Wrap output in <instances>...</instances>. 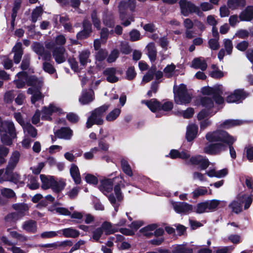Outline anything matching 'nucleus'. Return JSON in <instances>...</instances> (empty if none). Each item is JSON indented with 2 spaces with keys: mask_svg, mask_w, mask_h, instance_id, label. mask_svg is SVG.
<instances>
[{
  "mask_svg": "<svg viewBox=\"0 0 253 253\" xmlns=\"http://www.w3.org/2000/svg\"><path fill=\"white\" fill-rule=\"evenodd\" d=\"M206 138L210 142H221L227 145L231 157L234 160L236 158V152L233 146L236 139L227 131L219 129L209 132L206 135Z\"/></svg>",
  "mask_w": 253,
  "mask_h": 253,
  "instance_id": "nucleus-1",
  "label": "nucleus"
},
{
  "mask_svg": "<svg viewBox=\"0 0 253 253\" xmlns=\"http://www.w3.org/2000/svg\"><path fill=\"white\" fill-rule=\"evenodd\" d=\"M109 105L104 104L92 111L91 115L87 118L86 123V127L91 128L93 125L100 126L103 124V117L106 111L108 109Z\"/></svg>",
  "mask_w": 253,
  "mask_h": 253,
  "instance_id": "nucleus-2",
  "label": "nucleus"
},
{
  "mask_svg": "<svg viewBox=\"0 0 253 253\" xmlns=\"http://www.w3.org/2000/svg\"><path fill=\"white\" fill-rule=\"evenodd\" d=\"M173 87L174 101L177 104H187L191 102L192 96L187 90V86L184 84H181L178 87Z\"/></svg>",
  "mask_w": 253,
  "mask_h": 253,
  "instance_id": "nucleus-3",
  "label": "nucleus"
},
{
  "mask_svg": "<svg viewBox=\"0 0 253 253\" xmlns=\"http://www.w3.org/2000/svg\"><path fill=\"white\" fill-rule=\"evenodd\" d=\"M203 95H212V99L217 105H221L224 103V99L222 96L223 94L222 85L216 84L213 87L209 86H204L201 89Z\"/></svg>",
  "mask_w": 253,
  "mask_h": 253,
  "instance_id": "nucleus-4",
  "label": "nucleus"
},
{
  "mask_svg": "<svg viewBox=\"0 0 253 253\" xmlns=\"http://www.w3.org/2000/svg\"><path fill=\"white\" fill-rule=\"evenodd\" d=\"M179 4L181 13L184 16H188L190 14L193 13L198 15L201 13L200 8L190 1L180 0Z\"/></svg>",
  "mask_w": 253,
  "mask_h": 253,
  "instance_id": "nucleus-5",
  "label": "nucleus"
},
{
  "mask_svg": "<svg viewBox=\"0 0 253 253\" xmlns=\"http://www.w3.org/2000/svg\"><path fill=\"white\" fill-rule=\"evenodd\" d=\"M189 163L193 166H198V169L203 170L209 167L210 162L208 159L199 155L190 158Z\"/></svg>",
  "mask_w": 253,
  "mask_h": 253,
  "instance_id": "nucleus-6",
  "label": "nucleus"
},
{
  "mask_svg": "<svg viewBox=\"0 0 253 253\" xmlns=\"http://www.w3.org/2000/svg\"><path fill=\"white\" fill-rule=\"evenodd\" d=\"M42 120H51L50 116L53 113H58L60 114H63V110L58 107L55 106L53 104H50L48 107L43 106L42 110Z\"/></svg>",
  "mask_w": 253,
  "mask_h": 253,
  "instance_id": "nucleus-7",
  "label": "nucleus"
},
{
  "mask_svg": "<svg viewBox=\"0 0 253 253\" xmlns=\"http://www.w3.org/2000/svg\"><path fill=\"white\" fill-rule=\"evenodd\" d=\"M26 84L28 86H31L28 89L27 91L31 92L36 90H42L43 82L42 79H39L35 75H30L27 80Z\"/></svg>",
  "mask_w": 253,
  "mask_h": 253,
  "instance_id": "nucleus-8",
  "label": "nucleus"
},
{
  "mask_svg": "<svg viewBox=\"0 0 253 253\" xmlns=\"http://www.w3.org/2000/svg\"><path fill=\"white\" fill-rule=\"evenodd\" d=\"M0 133H7L12 137H16V129L12 122L4 121L0 124Z\"/></svg>",
  "mask_w": 253,
  "mask_h": 253,
  "instance_id": "nucleus-9",
  "label": "nucleus"
},
{
  "mask_svg": "<svg viewBox=\"0 0 253 253\" xmlns=\"http://www.w3.org/2000/svg\"><path fill=\"white\" fill-rule=\"evenodd\" d=\"M246 194H239L237 196V200H234L229 205V207L232 209V211L236 213H239L242 211V204L246 199Z\"/></svg>",
  "mask_w": 253,
  "mask_h": 253,
  "instance_id": "nucleus-10",
  "label": "nucleus"
},
{
  "mask_svg": "<svg viewBox=\"0 0 253 253\" xmlns=\"http://www.w3.org/2000/svg\"><path fill=\"white\" fill-rule=\"evenodd\" d=\"M247 96V93L243 89H236L227 96L226 101L228 103L237 102L245 99Z\"/></svg>",
  "mask_w": 253,
  "mask_h": 253,
  "instance_id": "nucleus-11",
  "label": "nucleus"
},
{
  "mask_svg": "<svg viewBox=\"0 0 253 253\" xmlns=\"http://www.w3.org/2000/svg\"><path fill=\"white\" fill-rule=\"evenodd\" d=\"M224 144L221 142L211 143L204 148V152L211 155L219 154L225 147Z\"/></svg>",
  "mask_w": 253,
  "mask_h": 253,
  "instance_id": "nucleus-12",
  "label": "nucleus"
},
{
  "mask_svg": "<svg viewBox=\"0 0 253 253\" xmlns=\"http://www.w3.org/2000/svg\"><path fill=\"white\" fill-rule=\"evenodd\" d=\"M94 99V91L92 89H84L79 98V101L82 105H86L92 102Z\"/></svg>",
  "mask_w": 253,
  "mask_h": 253,
  "instance_id": "nucleus-13",
  "label": "nucleus"
},
{
  "mask_svg": "<svg viewBox=\"0 0 253 253\" xmlns=\"http://www.w3.org/2000/svg\"><path fill=\"white\" fill-rule=\"evenodd\" d=\"M65 48L63 46L55 47L52 51V55L57 64H61L66 61L64 56Z\"/></svg>",
  "mask_w": 253,
  "mask_h": 253,
  "instance_id": "nucleus-14",
  "label": "nucleus"
},
{
  "mask_svg": "<svg viewBox=\"0 0 253 253\" xmlns=\"http://www.w3.org/2000/svg\"><path fill=\"white\" fill-rule=\"evenodd\" d=\"M119 178L116 177L113 179H104L101 180L100 185L99 186V190L103 193H109L113 190V182L115 179Z\"/></svg>",
  "mask_w": 253,
  "mask_h": 253,
  "instance_id": "nucleus-15",
  "label": "nucleus"
},
{
  "mask_svg": "<svg viewBox=\"0 0 253 253\" xmlns=\"http://www.w3.org/2000/svg\"><path fill=\"white\" fill-rule=\"evenodd\" d=\"M241 21H251L253 19V5L247 6L239 15Z\"/></svg>",
  "mask_w": 253,
  "mask_h": 253,
  "instance_id": "nucleus-16",
  "label": "nucleus"
},
{
  "mask_svg": "<svg viewBox=\"0 0 253 253\" xmlns=\"http://www.w3.org/2000/svg\"><path fill=\"white\" fill-rule=\"evenodd\" d=\"M54 134L58 138L70 139L73 135V131L69 127H62L55 131Z\"/></svg>",
  "mask_w": 253,
  "mask_h": 253,
  "instance_id": "nucleus-17",
  "label": "nucleus"
},
{
  "mask_svg": "<svg viewBox=\"0 0 253 253\" xmlns=\"http://www.w3.org/2000/svg\"><path fill=\"white\" fill-rule=\"evenodd\" d=\"M174 209L178 213H186L193 210V206L185 202H179L174 205Z\"/></svg>",
  "mask_w": 253,
  "mask_h": 253,
  "instance_id": "nucleus-18",
  "label": "nucleus"
},
{
  "mask_svg": "<svg viewBox=\"0 0 253 253\" xmlns=\"http://www.w3.org/2000/svg\"><path fill=\"white\" fill-rule=\"evenodd\" d=\"M246 0H227V5L231 10L242 9L246 5Z\"/></svg>",
  "mask_w": 253,
  "mask_h": 253,
  "instance_id": "nucleus-19",
  "label": "nucleus"
},
{
  "mask_svg": "<svg viewBox=\"0 0 253 253\" xmlns=\"http://www.w3.org/2000/svg\"><path fill=\"white\" fill-rule=\"evenodd\" d=\"M73 245V243L71 240H65L60 243L55 242L50 244H41L39 245V247L41 248H52L56 249L58 247H71Z\"/></svg>",
  "mask_w": 253,
  "mask_h": 253,
  "instance_id": "nucleus-20",
  "label": "nucleus"
},
{
  "mask_svg": "<svg viewBox=\"0 0 253 253\" xmlns=\"http://www.w3.org/2000/svg\"><path fill=\"white\" fill-rule=\"evenodd\" d=\"M198 129V126L195 124L188 126L186 133V139L188 142L192 141L196 137Z\"/></svg>",
  "mask_w": 253,
  "mask_h": 253,
  "instance_id": "nucleus-21",
  "label": "nucleus"
},
{
  "mask_svg": "<svg viewBox=\"0 0 253 253\" xmlns=\"http://www.w3.org/2000/svg\"><path fill=\"white\" fill-rule=\"evenodd\" d=\"M70 173L74 182L76 184H80L81 183V177L78 166L72 164L70 169Z\"/></svg>",
  "mask_w": 253,
  "mask_h": 253,
  "instance_id": "nucleus-22",
  "label": "nucleus"
},
{
  "mask_svg": "<svg viewBox=\"0 0 253 253\" xmlns=\"http://www.w3.org/2000/svg\"><path fill=\"white\" fill-rule=\"evenodd\" d=\"M12 208L17 211L15 212L18 214L19 216L22 218L26 215V211L29 210V207L27 204L25 203H17L12 205Z\"/></svg>",
  "mask_w": 253,
  "mask_h": 253,
  "instance_id": "nucleus-23",
  "label": "nucleus"
},
{
  "mask_svg": "<svg viewBox=\"0 0 253 253\" xmlns=\"http://www.w3.org/2000/svg\"><path fill=\"white\" fill-rule=\"evenodd\" d=\"M145 104L148 108L153 113L160 111L161 102L156 98L146 101Z\"/></svg>",
  "mask_w": 253,
  "mask_h": 253,
  "instance_id": "nucleus-24",
  "label": "nucleus"
},
{
  "mask_svg": "<svg viewBox=\"0 0 253 253\" xmlns=\"http://www.w3.org/2000/svg\"><path fill=\"white\" fill-rule=\"evenodd\" d=\"M54 177L50 176L48 178L44 174H41L40 178L42 183V188L44 190L50 188L52 185V181L53 180Z\"/></svg>",
  "mask_w": 253,
  "mask_h": 253,
  "instance_id": "nucleus-25",
  "label": "nucleus"
},
{
  "mask_svg": "<svg viewBox=\"0 0 253 253\" xmlns=\"http://www.w3.org/2000/svg\"><path fill=\"white\" fill-rule=\"evenodd\" d=\"M136 7V2L135 0H128L127 1H121L119 3V8L123 10H126L129 8L133 12Z\"/></svg>",
  "mask_w": 253,
  "mask_h": 253,
  "instance_id": "nucleus-26",
  "label": "nucleus"
},
{
  "mask_svg": "<svg viewBox=\"0 0 253 253\" xmlns=\"http://www.w3.org/2000/svg\"><path fill=\"white\" fill-rule=\"evenodd\" d=\"M100 227L102 229L103 232H105V235H106L113 234L118 231L117 228H112L111 222L106 221H104Z\"/></svg>",
  "mask_w": 253,
  "mask_h": 253,
  "instance_id": "nucleus-27",
  "label": "nucleus"
},
{
  "mask_svg": "<svg viewBox=\"0 0 253 253\" xmlns=\"http://www.w3.org/2000/svg\"><path fill=\"white\" fill-rule=\"evenodd\" d=\"M20 219L21 218L19 216L18 214L15 212L7 214L4 218L6 225H10L15 224L17 220Z\"/></svg>",
  "mask_w": 253,
  "mask_h": 253,
  "instance_id": "nucleus-28",
  "label": "nucleus"
},
{
  "mask_svg": "<svg viewBox=\"0 0 253 253\" xmlns=\"http://www.w3.org/2000/svg\"><path fill=\"white\" fill-rule=\"evenodd\" d=\"M23 228L28 232L34 233L37 231L36 222L32 219L26 221L23 224Z\"/></svg>",
  "mask_w": 253,
  "mask_h": 253,
  "instance_id": "nucleus-29",
  "label": "nucleus"
},
{
  "mask_svg": "<svg viewBox=\"0 0 253 253\" xmlns=\"http://www.w3.org/2000/svg\"><path fill=\"white\" fill-rule=\"evenodd\" d=\"M241 124V121L239 120H226L221 123L219 127L222 128L228 129L233 126H239Z\"/></svg>",
  "mask_w": 253,
  "mask_h": 253,
  "instance_id": "nucleus-30",
  "label": "nucleus"
},
{
  "mask_svg": "<svg viewBox=\"0 0 253 253\" xmlns=\"http://www.w3.org/2000/svg\"><path fill=\"white\" fill-rule=\"evenodd\" d=\"M62 234L66 238H76L79 236L80 232L78 230L72 228H67L62 230Z\"/></svg>",
  "mask_w": 253,
  "mask_h": 253,
  "instance_id": "nucleus-31",
  "label": "nucleus"
},
{
  "mask_svg": "<svg viewBox=\"0 0 253 253\" xmlns=\"http://www.w3.org/2000/svg\"><path fill=\"white\" fill-rule=\"evenodd\" d=\"M214 100L212 98L205 96L201 98L200 103L203 107H205L206 109L211 110L214 107Z\"/></svg>",
  "mask_w": 253,
  "mask_h": 253,
  "instance_id": "nucleus-32",
  "label": "nucleus"
},
{
  "mask_svg": "<svg viewBox=\"0 0 253 253\" xmlns=\"http://www.w3.org/2000/svg\"><path fill=\"white\" fill-rule=\"evenodd\" d=\"M192 66L195 69L205 71L207 68V64L206 61L201 60L200 58H195L192 62Z\"/></svg>",
  "mask_w": 253,
  "mask_h": 253,
  "instance_id": "nucleus-33",
  "label": "nucleus"
},
{
  "mask_svg": "<svg viewBox=\"0 0 253 253\" xmlns=\"http://www.w3.org/2000/svg\"><path fill=\"white\" fill-rule=\"evenodd\" d=\"M52 185L50 187L54 192L59 193L64 189L66 183L62 181H57L54 178L53 180L52 181Z\"/></svg>",
  "mask_w": 253,
  "mask_h": 253,
  "instance_id": "nucleus-34",
  "label": "nucleus"
},
{
  "mask_svg": "<svg viewBox=\"0 0 253 253\" xmlns=\"http://www.w3.org/2000/svg\"><path fill=\"white\" fill-rule=\"evenodd\" d=\"M27 93L32 95L31 97V101L33 104H35L36 102L42 100L44 97L41 92V90H36L31 92L27 91Z\"/></svg>",
  "mask_w": 253,
  "mask_h": 253,
  "instance_id": "nucleus-35",
  "label": "nucleus"
},
{
  "mask_svg": "<svg viewBox=\"0 0 253 253\" xmlns=\"http://www.w3.org/2000/svg\"><path fill=\"white\" fill-rule=\"evenodd\" d=\"M148 56L150 60L153 62L156 60L157 51L154 44L153 43H149L147 46Z\"/></svg>",
  "mask_w": 253,
  "mask_h": 253,
  "instance_id": "nucleus-36",
  "label": "nucleus"
},
{
  "mask_svg": "<svg viewBox=\"0 0 253 253\" xmlns=\"http://www.w3.org/2000/svg\"><path fill=\"white\" fill-rule=\"evenodd\" d=\"M121 166L122 170L125 174L130 177L133 175V172L131 168L126 160L125 159L121 160Z\"/></svg>",
  "mask_w": 253,
  "mask_h": 253,
  "instance_id": "nucleus-37",
  "label": "nucleus"
},
{
  "mask_svg": "<svg viewBox=\"0 0 253 253\" xmlns=\"http://www.w3.org/2000/svg\"><path fill=\"white\" fill-rule=\"evenodd\" d=\"M92 24L97 30L101 29V21L98 18L96 10H93L90 14Z\"/></svg>",
  "mask_w": 253,
  "mask_h": 253,
  "instance_id": "nucleus-38",
  "label": "nucleus"
},
{
  "mask_svg": "<svg viewBox=\"0 0 253 253\" xmlns=\"http://www.w3.org/2000/svg\"><path fill=\"white\" fill-rule=\"evenodd\" d=\"M90 54V52L88 50H84L80 53L79 59L81 65L85 66L86 65Z\"/></svg>",
  "mask_w": 253,
  "mask_h": 253,
  "instance_id": "nucleus-39",
  "label": "nucleus"
},
{
  "mask_svg": "<svg viewBox=\"0 0 253 253\" xmlns=\"http://www.w3.org/2000/svg\"><path fill=\"white\" fill-rule=\"evenodd\" d=\"M124 187L125 185L121 180L116 185H115L114 190L115 194L118 201L121 202L123 199V195L121 191V187Z\"/></svg>",
  "mask_w": 253,
  "mask_h": 253,
  "instance_id": "nucleus-40",
  "label": "nucleus"
},
{
  "mask_svg": "<svg viewBox=\"0 0 253 253\" xmlns=\"http://www.w3.org/2000/svg\"><path fill=\"white\" fill-rule=\"evenodd\" d=\"M172 253H193V249L182 245H178L173 249Z\"/></svg>",
  "mask_w": 253,
  "mask_h": 253,
  "instance_id": "nucleus-41",
  "label": "nucleus"
},
{
  "mask_svg": "<svg viewBox=\"0 0 253 253\" xmlns=\"http://www.w3.org/2000/svg\"><path fill=\"white\" fill-rule=\"evenodd\" d=\"M207 193L208 190L206 187H198L192 192V198L196 199L199 196L207 194Z\"/></svg>",
  "mask_w": 253,
  "mask_h": 253,
  "instance_id": "nucleus-42",
  "label": "nucleus"
},
{
  "mask_svg": "<svg viewBox=\"0 0 253 253\" xmlns=\"http://www.w3.org/2000/svg\"><path fill=\"white\" fill-rule=\"evenodd\" d=\"M33 51L39 56H42L45 50L43 45L39 42H35L32 45Z\"/></svg>",
  "mask_w": 253,
  "mask_h": 253,
  "instance_id": "nucleus-43",
  "label": "nucleus"
},
{
  "mask_svg": "<svg viewBox=\"0 0 253 253\" xmlns=\"http://www.w3.org/2000/svg\"><path fill=\"white\" fill-rule=\"evenodd\" d=\"M121 113V110L119 108H115L111 111L106 117L107 121L111 122L115 120Z\"/></svg>",
  "mask_w": 253,
  "mask_h": 253,
  "instance_id": "nucleus-44",
  "label": "nucleus"
},
{
  "mask_svg": "<svg viewBox=\"0 0 253 253\" xmlns=\"http://www.w3.org/2000/svg\"><path fill=\"white\" fill-rule=\"evenodd\" d=\"M43 12V9L41 6H37L35 8L31 14L32 22L35 23L37 22L39 16H41Z\"/></svg>",
  "mask_w": 253,
  "mask_h": 253,
  "instance_id": "nucleus-45",
  "label": "nucleus"
},
{
  "mask_svg": "<svg viewBox=\"0 0 253 253\" xmlns=\"http://www.w3.org/2000/svg\"><path fill=\"white\" fill-rule=\"evenodd\" d=\"M14 138L10 136L7 133H5L1 134L0 140L3 144L10 146L12 145L13 139Z\"/></svg>",
  "mask_w": 253,
  "mask_h": 253,
  "instance_id": "nucleus-46",
  "label": "nucleus"
},
{
  "mask_svg": "<svg viewBox=\"0 0 253 253\" xmlns=\"http://www.w3.org/2000/svg\"><path fill=\"white\" fill-rule=\"evenodd\" d=\"M107 137V135H103L98 140V147L100 150L106 152L108 150L109 148V144L107 143L104 139Z\"/></svg>",
  "mask_w": 253,
  "mask_h": 253,
  "instance_id": "nucleus-47",
  "label": "nucleus"
},
{
  "mask_svg": "<svg viewBox=\"0 0 253 253\" xmlns=\"http://www.w3.org/2000/svg\"><path fill=\"white\" fill-rule=\"evenodd\" d=\"M42 69L44 72L50 75L56 72V69L53 66L48 62H44L42 63Z\"/></svg>",
  "mask_w": 253,
  "mask_h": 253,
  "instance_id": "nucleus-48",
  "label": "nucleus"
},
{
  "mask_svg": "<svg viewBox=\"0 0 253 253\" xmlns=\"http://www.w3.org/2000/svg\"><path fill=\"white\" fill-rule=\"evenodd\" d=\"M136 76V73L133 66L129 67L126 71V79L128 81L133 80Z\"/></svg>",
  "mask_w": 253,
  "mask_h": 253,
  "instance_id": "nucleus-49",
  "label": "nucleus"
},
{
  "mask_svg": "<svg viewBox=\"0 0 253 253\" xmlns=\"http://www.w3.org/2000/svg\"><path fill=\"white\" fill-rule=\"evenodd\" d=\"M119 55V52L117 49H114L107 58L108 63H111L115 62Z\"/></svg>",
  "mask_w": 253,
  "mask_h": 253,
  "instance_id": "nucleus-50",
  "label": "nucleus"
},
{
  "mask_svg": "<svg viewBox=\"0 0 253 253\" xmlns=\"http://www.w3.org/2000/svg\"><path fill=\"white\" fill-rule=\"evenodd\" d=\"M175 69V66L171 63L170 65H168L164 69V72L167 78H171L172 76V73Z\"/></svg>",
  "mask_w": 253,
  "mask_h": 253,
  "instance_id": "nucleus-51",
  "label": "nucleus"
},
{
  "mask_svg": "<svg viewBox=\"0 0 253 253\" xmlns=\"http://www.w3.org/2000/svg\"><path fill=\"white\" fill-rule=\"evenodd\" d=\"M84 179L86 183L89 184L97 185L98 182V178L93 174L87 173Z\"/></svg>",
  "mask_w": 253,
  "mask_h": 253,
  "instance_id": "nucleus-52",
  "label": "nucleus"
},
{
  "mask_svg": "<svg viewBox=\"0 0 253 253\" xmlns=\"http://www.w3.org/2000/svg\"><path fill=\"white\" fill-rule=\"evenodd\" d=\"M82 27H83L82 30L85 31L91 34V33L93 32L92 24L88 19H84L83 21Z\"/></svg>",
  "mask_w": 253,
  "mask_h": 253,
  "instance_id": "nucleus-53",
  "label": "nucleus"
},
{
  "mask_svg": "<svg viewBox=\"0 0 253 253\" xmlns=\"http://www.w3.org/2000/svg\"><path fill=\"white\" fill-rule=\"evenodd\" d=\"M206 202L208 206L207 208L211 211H215L220 204V201L215 199L211 200L210 202L208 201Z\"/></svg>",
  "mask_w": 253,
  "mask_h": 253,
  "instance_id": "nucleus-54",
  "label": "nucleus"
},
{
  "mask_svg": "<svg viewBox=\"0 0 253 253\" xmlns=\"http://www.w3.org/2000/svg\"><path fill=\"white\" fill-rule=\"evenodd\" d=\"M173 107V104L171 101H166L164 103L161 102L160 111L162 110L165 112H169L171 111Z\"/></svg>",
  "mask_w": 253,
  "mask_h": 253,
  "instance_id": "nucleus-55",
  "label": "nucleus"
},
{
  "mask_svg": "<svg viewBox=\"0 0 253 253\" xmlns=\"http://www.w3.org/2000/svg\"><path fill=\"white\" fill-rule=\"evenodd\" d=\"M218 40H219L217 39H210L208 41L209 47L213 50H217L220 47Z\"/></svg>",
  "mask_w": 253,
  "mask_h": 253,
  "instance_id": "nucleus-56",
  "label": "nucleus"
},
{
  "mask_svg": "<svg viewBox=\"0 0 253 253\" xmlns=\"http://www.w3.org/2000/svg\"><path fill=\"white\" fill-rule=\"evenodd\" d=\"M15 97L14 90H9L6 91L4 95V101L6 103H11Z\"/></svg>",
  "mask_w": 253,
  "mask_h": 253,
  "instance_id": "nucleus-57",
  "label": "nucleus"
},
{
  "mask_svg": "<svg viewBox=\"0 0 253 253\" xmlns=\"http://www.w3.org/2000/svg\"><path fill=\"white\" fill-rule=\"evenodd\" d=\"M67 120L72 124H76L79 121V117L76 114L70 112L66 115Z\"/></svg>",
  "mask_w": 253,
  "mask_h": 253,
  "instance_id": "nucleus-58",
  "label": "nucleus"
},
{
  "mask_svg": "<svg viewBox=\"0 0 253 253\" xmlns=\"http://www.w3.org/2000/svg\"><path fill=\"white\" fill-rule=\"evenodd\" d=\"M130 41L131 42H135L140 40V33L139 31L136 29H133L129 32Z\"/></svg>",
  "mask_w": 253,
  "mask_h": 253,
  "instance_id": "nucleus-59",
  "label": "nucleus"
},
{
  "mask_svg": "<svg viewBox=\"0 0 253 253\" xmlns=\"http://www.w3.org/2000/svg\"><path fill=\"white\" fill-rule=\"evenodd\" d=\"M1 194L3 196L7 198H12L16 197V194L14 191L9 188H3L1 190Z\"/></svg>",
  "mask_w": 253,
  "mask_h": 253,
  "instance_id": "nucleus-60",
  "label": "nucleus"
},
{
  "mask_svg": "<svg viewBox=\"0 0 253 253\" xmlns=\"http://www.w3.org/2000/svg\"><path fill=\"white\" fill-rule=\"evenodd\" d=\"M20 176L17 172H13L10 176L6 177V179H3L4 181H10L15 184H17L20 179Z\"/></svg>",
  "mask_w": 253,
  "mask_h": 253,
  "instance_id": "nucleus-61",
  "label": "nucleus"
},
{
  "mask_svg": "<svg viewBox=\"0 0 253 253\" xmlns=\"http://www.w3.org/2000/svg\"><path fill=\"white\" fill-rule=\"evenodd\" d=\"M26 130L28 133L33 138L37 135V130L31 124L28 123L26 125Z\"/></svg>",
  "mask_w": 253,
  "mask_h": 253,
  "instance_id": "nucleus-62",
  "label": "nucleus"
},
{
  "mask_svg": "<svg viewBox=\"0 0 253 253\" xmlns=\"http://www.w3.org/2000/svg\"><path fill=\"white\" fill-rule=\"evenodd\" d=\"M108 55V52L106 50L100 49L97 52L96 57L98 61L101 62L104 60Z\"/></svg>",
  "mask_w": 253,
  "mask_h": 253,
  "instance_id": "nucleus-63",
  "label": "nucleus"
},
{
  "mask_svg": "<svg viewBox=\"0 0 253 253\" xmlns=\"http://www.w3.org/2000/svg\"><path fill=\"white\" fill-rule=\"evenodd\" d=\"M68 62L70 65L71 69L75 72H79L78 63L76 59L74 58H69L68 59Z\"/></svg>",
  "mask_w": 253,
  "mask_h": 253,
  "instance_id": "nucleus-64",
  "label": "nucleus"
}]
</instances>
